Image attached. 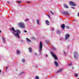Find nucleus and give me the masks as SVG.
<instances>
[{
  "label": "nucleus",
  "mask_w": 79,
  "mask_h": 79,
  "mask_svg": "<svg viewBox=\"0 0 79 79\" xmlns=\"http://www.w3.org/2000/svg\"><path fill=\"white\" fill-rule=\"evenodd\" d=\"M75 21V20H74V19L73 20V21Z\"/></svg>",
  "instance_id": "a19ab883"
},
{
  "label": "nucleus",
  "mask_w": 79,
  "mask_h": 79,
  "mask_svg": "<svg viewBox=\"0 0 79 79\" xmlns=\"http://www.w3.org/2000/svg\"><path fill=\"white\" fill-rule=\"evenodd\" d=\"M22 61L23 63H24V62H25V59H23L22 60Z\"/></svg>",
  "instance_id": "a211bd4d"
},
{
  "label": "nucleus",
  "mask_w": 79,
  "mask_h": 79,
  "mask_svg": "<svg viewBox=\"0 0 79 79\" xmlns=\"http://www.w3.org/2000/svg\"><path fill=\"white\" fill-rule=\"evenodd\" d=\"M26 40L27 41V42H31V40H29V39L27 38H26Z\"/></svg>",
  "instance_id": "ddd939ff"
},
{
  "label": "nucleus",
  "mask_w": 79,
  "mask_h": 79,
  "mask_svg": "<svg viewBox=\"0 0 79 79\" xmlns=\"http://www.w3.org/2000/svg\"><path fill=\"white\" fill-rule=\"evenodd\" d=\"M24 32H27V31L26 30H24Z\"/></svg>",
  "instance_id": "2f4dec72"
},
{
  "label": "nucleus",
  "mask_w": 79,
  "mask_h": 79,
  "mask_svg": "<svg viewBox=\"0 0 79 79\" xmlns=\"http://www.w3.org/2000/svg\"><path fill=\"white\" fill-rule=\"evenodd\" d=\"M63 70V69H60L58 71H57L56 72L57 73H60V72H61V71Z\"/></svg>",
  "instance_id": "f8f14e48"
},
{
  "label": "nucleus",
  "mask_w": 79,
  "mask_h": 79,
  "mask_svg": "<svg viewBox=\"0 0 79 79\" xmlns=\"http://www.w3.org/2000/svg\"><path fill=\"white\" fill-rule=\"evenodd\" d=\"M70 4L72 5V6H76V4H75L74 3L72 2H70Z\"/></svg>",
  "instance_id": "0eeeda50"
},
{
  "label": "nucleus",
  "mask_w": 79,
  "mask_h": 79,
  "mask_svg": "<svg viewBox=\"0 0 79 79\" xmlns=\"http://www.w3.org/2000/svg\"><path fill=\"white\" fill-rule=\"evenodd\" d=\"M77 79H79V78H77Z\"/></svg>",
  "instance_id": "37998d69"
},
{
  "label": "nucleus",
  "mask_w": 79,
  "mask_h": 79,
  "mask_svg": "<svg viewBox=\"0 0 79 79\" xmlns=\"http://www.w3.org/2000/svg\"><path fill=\"white\" fill-rule=\"evenodd\" d=\"M19 53H20V52L19 50H17V54H18V55H19Z\"/></svg>",
  "instance_id": "f3484780"
},
{
  "label": "nucleus",
  "mask_w": 79,
  "mask_h": 79,
  "mask_svg": "<svg viewBox=\"0 0 79 79\" xmlns=\"http://www.w3.org/2000/svg\"><path fill=\"white\" fill-rule=\"evenodd\" d=\"M2 72V70H0V73Z\"/></svg>",
  "instance_id": "4c0bfd02"
},
{
  "label": "nucleus",
  "mask_w": 79,
  "mask_h": 79,
  "mask_svg": "<svg viewBox=\"0 0 79 79\" xmlns=\"http://www.w3.org/2000/svg\"><path fill=\"white\" fill-rule=\"evenodd\" d=\"M17 2H18V3H22V2L21 1H17Z\"/></svg>",
  "instance_id": "4be33fe9"
},
{
  "label": "nucleus",
  "mask_w": 79,
  "mask_h": 79,
  "mask_svg": "<svg viewBox=\"0 0 79 79\" xmlns=\"http://www.w3.org/2000/svg\"><path fill=\"white\" fill-rule=\"evenodd\" d=\"M45 22L47 25H49L50 24V23L48 20H46Z\"/></svg>",
  "instance_id": "9b49d317"
},
{
  "label": "nucleus",
  "mask_w": 79,
  "mask_h": 79,
  "mask_svg": "<svg viewBox=\"0 0 79 79\" xmlns=\"http://www.w3.org/2000/svg\"><path fill=\"white\" fill-rule=\"evenodd\" d=\"M64 7L65 8H68V6H67L66 5L64 4Z\"/></svg>",
  "instance_id": "2eb2a0df"
},
{
  "label": "nucleus",
  "mask_w": 79,
  "mask_h": 79,
  "mask_svg": "<svg viewBox=\"0 0 79 79\" xmlns=\"http://www.w3.org/2000/svg\"><path fill=\"white\" fill-rule=\"evenodd\" d=\"M77 76H78V74H76L75 75V77H77Z\"/></svg>",
  "instance_id": "b1692460"
},
{
  "label": "nucleus",
  "mask_w": 79,
  "mask_h": 79,
  "mask_svg": "<svg viewBox=\"0 0 79 79\" xmlns=\"http://www.w3.org/2000/svg\"><path fill=\"white\" fill-rule=\"evenodd\" d=\"M0 32L1 33H2V31H1V30H0Z\"/></svg>",
  "instance_id": "58836bf2"
},
{
  "label": "nucleus",
  "mask_w": 79,
  "mask_h": 79,
  "mask_svg": "<svg viewBox=\"0 0 79 79\" xmlns=\"http://www.w3.org/2000/svg\"><path fill=\"white\" fill-rule=\"evenodd\" d=\"M35 55H37V54L36 53H35Z\"/></svg>",
  "instance_id": "e433bc0d"
},
{
  "label": "nucleus",
  "mask_w": 79,
  "mask_h": 79,
  "mask_svg": "<svg viewBox=\"0 0 79 79\" xmlns=\"http://www.w3.org/2000/svg\"><path fill=\"white\" fill-rule=\"evenodd\" d=\"M8 67H6V70L7 69H8Z\"/></svg>",
  "instance_id": "f704fd0d"
},
{
  "label": "nucleus",
  "mask_w": 79,
  "mask_h": 79,
  "mask_svg": "<svg viewBox=\"0 0 79 79\" xmlns=\"http://www.w3.org/2000/svg\"><path fill=\"white\" fill-rule=\"evenodd\" d=\"M46 42L47 43H48V44H50V42H49V41H48V40H46Z\"/></svg>",
  "instance_id": "5701e85b"
},
{
  "label": "nucleus",
  "mask_w": 79,
  "mask_h": 79,
  "mask_svg": "<svg viewBox=\"0 0 79 79\" xmlns=\"http://www.w3.org/2000/svg\"><path fill=\"white\" fill-rule=\"evenodd\" d=\"M35 79H39V77H38V76H36L35 77Z\"/></svg>",
  "instance_id": "aec40b11"
},
{
  "label": "nucleus",
  "mask_w": 79,
  "mask_h": 79,
  "mask_svg": "<svg viewBox=\"0 0 79 79\" xmlns=\"http://www.w3.org/2000/svg\"><path fill=\"white\" fill-rule=\"evenodd\" d=\"M51 53L52 55L53 56L54 58L55 59V60H58V58H57V57H56V56L54 54H53V52H51Z\"/></svg>",
  "instance_id": "423d86ee"
},
{
  "label": "nucleus",
  "mask_w": 79,
  "mask_h": 79,
  "mask_svg": "<svg viewBox=\"0 0 79 79\" xmlns=\"http://www.w3.org/2000/svg\"><path fill=\"white\" fill-rule=\"evenodd\" d=\"M22 73H24V72H22L20 74V75H21Z\"/></svg>",
  "instance_id": "473e14b6"
},
{
  "label": "nucleus",
  "mask_w": 79,
  "mask_h": 79,
  "mask_svg": "<svg viewBox=\"0 0 79 79\" xmlns=\"http://www.w3.org/2000/svg\"><path fill=\"white\" fill-rule=\"evenodd\" d=\"M10 31H14V32H17L16 34L15 33L13 32V33L15 35V36H17V37L18 38H19V34H20L21 33V31H20L19 30H16V31H15V29H14V28L13 27H11V29H10Z\"/></svg>",
  "instance_id": "f257e3e1"
},
{
  "label": "nucleus",
  "mask_w": 79,
  "mask_h": 79,
  "mask_svg": "<svg viewBox=\"0 0 79 79\" xmlns=\"http://www.w3.org/2000/svg\"><path fill=\"white\" fill-rule=\"evenodd\" d=\"M61 27L62 29H64L65 27V25L64 24H63L61 25Z\"/></svg>",
  "instance_id": "9d476101"
},
{
  "label": "nucleus",
  "mask_w": 79,
  "mask_h": 79,
  "mask_svg": "<svg viewBox=\"0 0 79 79\" xmlns=\"http://www.w3.org/2000/svg\"><path fill=\"white\" fill-rule=\"evenodd\" d=\"M31 3V2H27V3Z\"/></svg>",
  "instance_id": "72a5a7b5"
},
{
  "label": "nucleus",
  "mask_w": 79,
  "mask_h": 79,
  "mask_svg": "<svg viewBox=\"0 0 79 79\" xmlns=\"http://www.w3.org/2000/svg\"><path fill=\"white\" fill-rule=\"evenodd\" d=\"M52 29V31H53V28Z\"/></svg>",
  "instance_id": "ea45409f"
},
{
  "label": "nucleus",
  "mask_w": 79,
  "mask_h": 79,
  "mask_svg": "<svg viewBox=\"0 0 79 79\" xmlns=\"http://www.w3.org/2000/svg\"><path fill=\"white\" fill-rule=\"evenodd\" d=\"M66 28H67V29H69L70 27H69L67 26V27H66Z\"/></svg>",
  "instance_id": "c85d7f7f"
},
{
  "label": "nucleus",
  "mask_w": 79,
  "mask_h": 79,
  "mask_svg": "<svg viewBox=\"0 0 79 79\" xmlns=\"http://www.w3.org/2000/svg\"><path fill=\"white\" fill-rule=\"evenodd\" d=\"M19 25L21 28H23L25 27V25L22 22L19 23Z\"/></svg>",
  "instance_id": "20e7f679"
},
{
  "label": "nucleus",
  "mask_w": 79,
  "mask_h": 79,
  "mask_svg": "<svg viewBox=\"0 0 79 79\" xmlns=\"http://www.w3.org/2000/svg\"><path fill=\"white\" fill-rule=\"evenodd\" d=\"M52 48H53L52 49V50H53L54 51H56V48H54V47H53V46H52Z\"/></svg>",
  "instance_id": "dca6fc26"
},
{
  "label": "nucleus",
  "mask_w": 79,
  "mask_h": 79,
  "mask_svg": "<svg viewBox=\"0 0 79 79\" xmlns=\"http://www.w3.org/2000/svg\"><path fill=\"white\" fill-rule=\"evenodd\" d=\"M2 39L3 40V42L4 43H5V39L4 38H2Z\"/></svg>",
  "instance_id": "412c9836"
},
{
  "label": "nucleus",
  "mask_w": 79,
  "mask_h": 79,
  "mask_svg": "<svg viewBox=\"0 0 79 79\" xmlns=\"http://www.w3.org/2000/svg\"><path fill=\"white\" fill-rule=\"evenodd\" d=\"M68 65L69 66H71V65H72V64H68Z\"/></svg>",
  "instance_id": "a878e982"
},
{
  "label": "nucleus",
  "mask_w": 79,
  "mask_h": 79,
  "mask_svg": "<svg viewBox=\"0 0 79 79\" xmlns=\"http://www.w3.org/2000/svg\"><path fill=\"white\" fill-rule=\"evenodd\" d=\"M69 35L68 34H66L65 38V40H67V39H68L69 38Z\"/></svg>",
  "instance_id": "6e6552de"
},
{
  "label": "nucleus",
  "mask_w": 79,
  "mask_h": 79,
  "mask_svg": "<svg viewBox=\"0 0 79 79\" xmlns=\"http://www.w3.org/2000/svg\"><path fill=\"white\" fill-rule=\"evenodd\" d=\"M54 64L56 66H58V62H56V61H54Z\"/></svg>",
  "instance_id": "1a4fd4ad"
},
{
  "label": "nucleus",
  "mask_w": 79,
  "mask_h": 79,
  "mask_svg": "<svg viewBox=\"0 0 79 79\" xmlns=\"http://www.w3.org/2000/svg\"><path fill=\"white\" fill-rule=\"evenodd\" d=\"M29 51L30 52H32V48L31 47L29 48H28Z\"/></svg>",
  "instance_id": "4468645a"
},
{
  "label": "nucleus",
  "mask_w": 79,
  "mask_h": 79,
  "mask_svg": "<svg viewBox=\"0 0 79 79\" xmlns=\"http://www.w3.org/2000/svg\"><path fill=\"white\" fill-rule=\"evenodd\" d=\"M26 21H29V19H27Z\"/></svg>",
  "instance_id": "c9c22d12"
},
{
  "label": "nucleus",
  "mask_w": 79,
  "mask_h": 79,
  "mask_svg": "<svg viewBox=\"0 0 79 79\" xmlns=\"http://www.w3.org/2000/svg\"><path fill=\"white\" fill-rule=\"evenodd\" d=\"M43 47V45H42V42H40L39 45V52H40L42 50V48Z\"/></svg>",
  "instance_id": "7ed1b4c3"
},
{
  "label": "nucleus",
  "mask_w": 79,
  "mask_h": 79,
  "mask_svg": "<svg viewBox=\"0 0 79 79\" xmlns=\"http://www.w3.org/2000/svg\"><path fill=\"white\" fill-rule=\"evenodd\" d=\"M36 22H37L38 24H39V19H37V20L36 21Z\"/></svg>",
  "instance_id": "6ab92c4d"
},
{
  "label": "nucleus",
  "mask_w": 79,
  "mask_h": 79,
  "mask_svg": "<svg viewBox=\"0 0 79 79\" xmlns=\"http://www.w3.org/2000/svg\"><path fill=\"white\" fill-rule=\"evenodd\" d=\"M46 56H47V55H46Z\"/></svg>",
  "instance_id": "79ce46f5"
},
{
  "label": "nucleus",
  "mask_w": 79,
  "mask_h": 79,
  "mask_svg": "<svg viewBox=\"0 0 79 79\" xmlns=\"http://www.w3.org/2000/svg\"><path fill=\"white\" fill-rule=\"evenodd\" d=\"M63 14L64 15H70V13L68 11H64L63 12Z\"/></svg>",
  "instance_id": "39448f33"
},
{
  "label": "nucleus",
  "mask_w": 79,
  "mask_h": 79,
  "mask_svg": "<svg viewBox=\"0 0 79 79\" xmlns=\"http://www.w3.org/2000/svg\"><path fill=\"white\" fill-rule=\"evenodd\" d=\"M73 57L76 60H78L79 58V55L77 52L75 51L73 53Z\"/></svg>",
  "instance_id": "f03ea898"
},
{
  "label": "nucleus",
  "mask_w": 79,
  "mask_h": 79,
  "mask_svg": "<svg viewBox=\"0 0 79 79\" xmlns=\"http://www.w3.org/2000/svg\"><path fill=\"white\" fill-rule=\"evenodd\" d=\"M32 39H33L34 40H35V37H32Z\"/></svg>",
  "instance_id": "cd10ccee"
},
{
  "label": "nucleus",
  "mask_w": 79,
  "mask_h": 79,
  "mask_svg": "<svg viewBox=\"0 0 79 79\" xmlns=\"http://www.w3.org/2000/svg\"><path fill=\"white\" fill-rule=\"evenodd\" d=\"M50 13H51V14H52V15H54L53 12L52 11H51Z\"/></svg>",
  "instance_id": "393cba45"
},
{
  "label": "nucleus",
  "mask_w": 79,
  "mask_h": 79,
  "mask_svg": "<svg viewBox=\"0 0 79 79\" xmlns=\"http://www.w3.org/2000/svg\"><path fill=\"white\" fill-rule=\"evenodd\" d=\"M73 69V68H72Z\"/></svg>",
  "instance_id": "c03bdc74"
},
{
  "label": "nucleus",
  "mask_w": 79,
  "mask_h": 79,
  "mask_svg": "<svg viewBox=\"0 0 79 79\" xmlns=\"http://www.w3.org/2000/svg\"><path fill=\"white\" fill-rule=\"evenodd\" d=\"M7 3L8 4H10V2L9 1H7Z\"/></svg>",
  "instance_id": "bb28decb"
},
{
  "label": "nucleus",
  "mask_w": 79,
  "mask_h": 79,
  "mask_svg": "<svg viewBox=\"0 0 79 79\" xmlns=\"http://www.w3.org/2000/svg\"><path fill=\"white\" fill-rule=\"evenodd\" d=\"M71 8H72L73 9H75V7H72Z\"/></svg>",
  "instance_id": "c756f323"
},
{
  "label": "nucleus",
  "mask_w": 79,
  "mask_h": 79,
  "mask_svg": "<svg viewBox=\"0 0 79 79\" xmlns=\"http://www.w3.org/2000/svg\"><path fill=\"white\" fill-rule=\"evenodd\" d=\"M48 15V17H49V18H50V15Z\"/></svg>",
  "instance_id": "7c9ffc66"
}]
</instances>
